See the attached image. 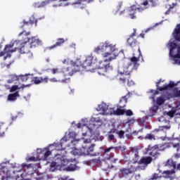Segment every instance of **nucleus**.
<instances>
[{
  "instance_id": "obj_1",
  "label": "nucleus",
  "mask_w": 180,
  "mask_h": 180,
  "mask_svg": "<svg viewBox=\"0 0 180 180\" xmlns=\"http://www.w3.org/2000/svg\"><path fill=\"white\" fill-rule=\"evenodd\" d=\"M77 129H82V140L84 145L82 148L77 149V148H73L71 153L73 155H91V157H96L99 155V153L94 152V147L95 144L91 145V141L92 140H98L99 134L96 133L95 135V131L98 130V128H95L94 125V122L88 121V119L84 118L76 125Z\"/></svg>"
},
{
  "instance_id": "obj_2",
  "label": "nucleus",
  "mask_w": 180,
  "mask_h": 180,
  "mask_svg": "<svg viewBox=\"0 0 180 180\" xmlns=\"http://www.w3.org/2000/svg\"><path fill=\"white\" fill-rule=\"evenodd\" d=\"M94 51L96 54L101 53L103 58H104V60L97 59L96 68H94L95 72H97L99 75H106L107 72L112 71L113 67L110 66L109 63L116 60V58L119 56V49L116 47V44L106 41L96 46Z\"/></svg>"
},
{
  "instance_id": "obj_3",
  "label": "nucleus",
  "mask_w": 180,
  "mask_h": 180,
  "mask_svg": "<svg viewBox=\"0 0 180 180\" xmlns=\"http://www.w3.org/2000/svg\"><path fill=\"white\" fill-rule=\"evenodd\" d=\"M75 141H79V139L77 136V134L74 131L65 134V136L60 139V142L53 143L43 149H37V156H32L27 159V161H46L51 155V151L56 150V151H62L65 150L67 147H70V143L72 144Z\"/></svg>"
},
{
  "instance_id": "obj_4",
  "label": "nucleus",
  "mask_w": 180,
  "mask_h": 180,
  "mask_svg": "<svg viewBox=\"0 0 180 180\" xmlns=\"http://www.w3.org/2000/svg\"><path fill=\"white\" fill-rule=\"evenodd\" d=\"M127 98H129V96L127 95L122 97L117 108H110L105 103L98 104L96 109L97 112H100L91 118V122H94L93 124L95 129H99L101 126H103V123L106 122V119H105L103 116H112L113 115L120 116V115H124V110H123V108H124L127 103Z\"/></svg>"
},
{
  "instance_id": "obj_5",
  "label": "nucleus",
  "mask_w": 180,
  "mask_h": 180,
  "mask_svg": "<svg viewBox=\"0 0 180 180\" xmlns=\"http://www.w3.org/2000/svg\"><path fill=\"white\" fill-rule=\"evenodd\" d=\"M29 34H30V32L27 33L26 32H22L20 33L19 36H22L25 39L24 42L22 43L20 41H15L6 45L4 51L0 53V57L4 56V60H6L8 57L11 58V53H15L20 46V52L21 54H26L29 53V47L33 49V47L41 44V41L37 37H26V36H29Z\"/></svg>"
},
{
  "instance_id": "obj_6",
  "label": "nucleus",
  "mask_w": 180,
  "mask_h": 180,
  "mask_svg": "<svg viewBox=\"0 0 180 180\" xmlns=\"http://www.w3.org/2000/svg\"><path fill=\"white\" fill-rule=\"evenodd\" d=\"M140 58H142L141 51H140V49H138L136 51L133 53L132 58H130L123 65L119 66L117 78H119L120 82L124 84L126 82V76L130 75L133 70H137V68L140 65L139 63Z\"/></svg>"
},
{
  "instance_id": "obj_7",
  "label": "nucleus",
  "mask_w": 180,
  "mask_h": 180,
  "mask_svg": "<svg viewBox=\"0 0 180 180\" xmlns=\"http://www.w3.org/2000/svg\"><path fill=\"white\" fill-rule=\"evenodd\" d=\"M160 84H161V79L158 82H156L158 90L160 91V92H165V94L158 97L156 100L154 99V96L150 97V99H152L153 102H155L156 105L161 106V105H164V103H165L166 101H169L171 98H174L172 96L174 94V92L171 91L170 88H172V86H176L178 83L170 81L169 84H164L162 86H158Z\"/></svg>"
},
{
  "instance_id": "obj_8",
  "label": "nucleus",
  "mask_w": 180,
  "mask_h": 180,
  "mask_svg": "<svg viewBox=\"0 0 180 180\" xmlns=\"http://www.w3.org/2000/svg\"><path fill=\"white\" fill-rule=\"evenodd\" d=\"M96 61H98V58L94 56L92 54L86 55L77 59L76 67L79 70L82 67V68H84L86 71L95 72V64H96Z\"/></svg>"
},
{
  "instance_id": "obj_9",
  "label": "nucleus",
  "mask_w": 180,
  "mask_h": 180,
  "mask_svg": "<svg viewBox=\"0 0 180 180\" xmlns=\"http://www.w3.org/2000/svg\"><path fill=\"white\" fill-rule=\"evenodd\" d=\"M149 3L152 4V6H155L157 4H158V0H143L140 6H131L127 10V13L129 18H130V19H136L137 18L136 16V11H138V12H143V11H146V9L150 6Z\"/></svg>"
},
{
  "instance_id": "obj_10",
  "label": "nucleus",
  "mask_w": 180,
  "mask_h": 180,
  "mask_svg": "<svg viewBox=\"0 0 180 180\" xmlns=\"http://www.w3.org/2000/svg\"><path fill=\"white\" fill-rule=\"evenodd\" d=\"M179 112L176 110L175 107H172V110L165 112L163 116L158 118V121L159 123H162L161 127H159V129H155V131H167V130H169L171 129V125L169 124V120H167V117H174V115H179Z\"/></svg>"
},
{
  "instance_id": "obj_11",
  "label": "nucleus",
  "mask_w": 180,
  "mask_h": 180,
  "mask_svg": "<svg viewBox=\"0 0 180 180\" xmlns=\"http://www.w3.org/2000/svg\"><path fill=\"white\" fill-rule=\"evenodd\" d=\"M167 47L169 49V57L172 63L180 65V46L176 45L174 39H170Z\"/></svg>"
},
{
  "instance_id": "obj_12",
  "label": "nucleus",
  "mask_w": 180,
  "mask_h": 180,
  "mask_svg": "<svg viewBox=\"0 0 180 180\" xmlns=\"http://www.w3.org/2000/svg\"><path fill=\"white\" fill-rule=\"evenodd\" d=\"M62 63L64 65H68L62 70V73L65 77H71L74 75V72L79 71V68H77V62L74 63L71 59L66 58L62 60Z\"/></svg>"
},
{
  "instance_id": "obj_13",
  "label": "nucleus",
  "mask_w": 180,
  "mask_h": 180,
  "mask_svg": "<svg viewBox=\"0 0 180 180\" xmlns=\"http://www.w3.org/2000/svg\"><path fill=\"white\" fill-rule=\"evenodd\" d=\"M4 86L6 89H9L10 92H15L14 94H9L8 96V101L13 102V101H16V99L19 98V89H23V88L30 86V84H22V86L13 85L11 87V85L6 84H4Z\"/></svg>"
},
{
  "instance_id": "obj_14",
  "label": "nucleus",
  "mask_w": 180,
  "mask_h": 180,
  "mask_svg": "<svg viewBox=\"0 0 180 180\" xmlns=\"http://www.w3.org/2000/svg\"><path fill=\"white\" fill-rule=\"evenodd\" d=\"M171 145L169 143H165L163 145H155L153 148L146 149L147 152L146 154H148L149 155H152V157H155L157 158L158 157V151H164L166 148H169Z\"/></svg>"
},
{
  "instance_id": "obj_15",
  "label": "nucleus",
  "mask_w": 180,
  "mask_h": 180,
  "mask_svg": "<svg viewBox=\"0 0 180 180\" xmlns=\"http://www.w3.org/2000/svg\"><path fill=\"white\" fill-rule=\"evenodd\" d=\"M8 162L0 165V175H2L1 180H8L11 176V172L8 169Z\"/></svg>"
},
{
  "instance_id": "obj_16",
  "label": "nucleus",
  "mask_w": 180,
  "mask_h": 180,
  "mask_svg": "<svg viewBox=\"0 0 180 180\" xmlns=\"http://www.w3.org/2000/svg\"><path fill=\"white\" fill-rule=\"evenodd\" d=\"M131 120H129L126 123H122L121 120H115L112 124L113 129H111V133H115L118 129H122V130H124V127H126V124H129Z\"/></svg>"
},
{
  "instance_id": "obj_17",
  "label": "nucleus",
  "mask_w": 180,
  "mask_h": 180,
  "mask_svg": "<svg viewBox=\"0 0 180 180\" xmlns=\"http://www.w3.org/2000/svg\"><path fill=\"white\" fill-rule=\"evenodd\" d=\"M58 162L59 163V165L60 167V169H63L64 171L65 168H67V165L70 164V160L65 159L64 157L58 156Z\"/></svg>"
},
{
  "instance_id": "obj_18",
  "label": "nucleus",
  "mask_w": 180,
  "mask_h": 180,
  "mask_svg": "<svg viewBox=\"0 0 180 180\" xmlns=\"http://www.w3.org/2000/svg\"><path fill=\"white\" fill-rule=\"evenodd\" d=\"M58 155H56L55 157V162H52L50 165V171L51 172H54V171H56L57 169H61L60 167V163L58 162Z\"/></svg>"
},
{
  "instance_id": "obj_19",
  "label": "nucleus",
  "mask_w": 180,
  "mask_h": 180,
  "mask_svg": "<svg viewBox=\"0 0 180 180\" xmlns=\"http://www.w3.org/2000/svg\"><path fill=\"white\" fill-rule=\"evenodd\" d=\"M160 108L158 105H153L148 111V115L150 117L155 116L158 112Z\"/></svg>"
},
{
  "instance_id": "obj_20",
  "label": "nucleus",
  "mask_w": 180,
  "mask_h": 180,
  "mask_svg": "<svg viewBox=\"0 0 180 180\" xmlns=\"http://www.w3.org/2000/svg\"><path fill=\"white\" fill-rule=\"evenodd\" d=\"M175 40L180 41V24L178 25L172 34Z\"/></svg>"
},
{
  "instance_id": "obj_21",
  "label": "nucleus",
  "mask_w": 180,
  "mask_h": 180,
  "mask_svg": "<svg viewBox=\"0 0 180 180\" xmlns=\"http://www.w3.org/2000/svg\"><path fill=\"white\" fill-rule=\"evenodd\" d=\"M134 36H136V29H134V33L127 39V43L131 47H134V46H136V40L133 38Z\"/></svg>"
},
{
  "instance_id": "obj_22",
  "label": "nucleus",
  "mask_w": 180,
  "mask_h": 180,
  "mask_svg": "<svg viewBox=\"0 0 180 180\" xmlns=\"http://www.w3.org/2000/svg\"><path fill=\"white\" fill-rule=\"evenodd\" d=\"M151 161H153V158H151V157H143L140 160L139 164H143V165H148V164H151Z\"/></svg>"
},
{
  "instance_id": "obj_23",
  "label": "nucleus",
  "mask_w": 180,
  "mask_h": 180,
  "mask_svg": "<svg viewBox=\"0 0 180 180\" xmlns=\"http://www.w3.org/2000/svg\"><path fill=\"white\" fill-rule=\"evenodd\" d=\"M17 77H18L17 81L25 82V81H27L29 79V78H32V77H33V75L27 74L25 75H20V76H17Z\"/></svg>"
},
{
  "instance_id": "obj_24",
  "label": "nucleus",
  "mask_w": 180,
  "mask_h": 180,
  "mask_svg": "<svg viewBox=\"0 0 180 180\" xmlns=\"http://www.w3.org/2000/svg\"><path fill=\"white\" fill-rule=\"evenodd\" d=\"M46 5H48L46 0L41 2L37 1L33 4L34 8H44Z\"/></svg>"
},
{
  "instance_id": "obj_25",
  "label": "nucleus",
  "mask_w": 180,
  "mask_h": 180,
  "mask_svg": "<svg viewBox=\"0 0 180 180\" xmlns=\"http://www.w3.org/2000/svg\"><path fill=\"white\" fill-rule=\"evenodd\" d=\"M18 81V76L15 75H11L8 76V79L7 80V84H13Z\"/></svg>"
},
{
  "instance_id": "obj_26",
  "label": "nucleus",
  "mask_w": 180,
  "mask_h": 180,
  "mask_svg": "<svg viewBox=\"0 0 180 180\" xmlns=\"http://www.w3.org/2000/svg\"><path fill=\"white\" fill-rule=\"evenodd\" d=\"M64 171H77L78 169V167L75 164H70L67 167H65Z\"/></svg>"
},
{
  "instance_id": "obj_27",
  "label": "nucleus",
  "mask_w": 180,
  "mask_h": 180,
  "mask_svg": "<svg viewBox=\"0 0 180 180\" xmlns=\"http://www.w3.org/2000/svg\"><path fill=\"white\" fill-rule=\"evenodd\" d=\"M65 40L64 39H58V41L56 43V44L49 46L48 49L49 50H53V49H56V47H57V46H61V44H63Z\"/></svg>"
},
{
  "instance_id": "obj_28",
  "label": "nucleus",
  "mask_w": 180,
  "mask_h": 180,
  "mask_svg": "<svg viewBox=\"0 0 180 180\" xmlns=\"http://www.w3.org/2000/svg\"><path fill=\"white\" fill-rule=\"evenodd\" d=\"M8 127L4 123H0V137L4 136L5 131H6Z\"/></svg>"
},
{
  "instance_id": "obj_29",
  "label": "nucleus",
  "mask_w": 180,
  "mask_h": 180,
  "mask_svg": "<svg viewBox=\"0 0 180 180\" xmlns=\"http://www.w3.org/2000/svg\"><path fill=\"white\" fill-rule=\"evenodd\" d=\"M120 172L122 174L123 176H126L127 175H130V174H133V171L130 170V169L126 168L120 169Z\"/></svg>"
},
{
  "instance_id": "obj_30",
  "label": "nucleus",
  "mask_w": 180,
  "mask_h": 180,
  "mask_svg": "<svg viewBox=\"0 0 180 180\" xmlns=\"http://www.w3.org/2000/svg\"><path fill=\"white\" fill-rule=\"evenodd\" d=\"M113 148H115L110 147V148H108L107 149H105L104 150L103 157H104V158H105V160H110V158H112V156L108 155L107 157V155H108V154H109V153L110 152L111 150H113Z\"/></svg>"
},
{
  "instance_id": "obj_31",
  "label": "nucleus",
  "mask_w": 180,
  "mask_h": 180,
  "mask_svg": "<svg viewBox=\"0 0 180 180\" xmlns=\"http://www.w3.org/2000/svg\"><path fill=\"white\" fill-rule=\"evenodd\" d=\"M174 174H175V171L172 170V171H165L163 172L162 174L164 178H171Z\"/></svg>"
},
{
  "instance_id": "obj_32",
  "label": "nucleus",
  "mask_w": 180,
  "mask_h": 180,
  "mask_svg": "<svg viewBox=\"0 0 180 180\" xmlns=\"http://www.w3.org/2000/svg\"><path fill=\"white\" fill-rule=\"evenodd\" d=\"M120 8H122V6L120 5L117 7L116 9H114L113 10V13L114 15H123V13L124 12V11H120Z\"/></svg>"
},
{
  "instance_id": "obj_33",
  "label": "nucleus",
  "mask_w": 180,
  "mask_h": 180,
  "mask_svg": "<svg viewBox=\"0 0 180 180\" xmlns=\"http://www.w3.org/2000/svg\"><path fill=\"white\" fill-rule=\"evenodd\" d=\"M50 82H65V81H67V79H57L56 77H52L51 79H49Z\"/></svg>"
},
{
  "instance_id": "obj_34",
  "label": "nucleus",
  "mask_w": 180,
  "mask_h": 180,
  "mask_svg": "<svg viewBox=\"0 0 180 180\" xmlns=\"http://www.w3.org/2000/svg\"><path fill=\"white\" fill-rule=\"evenodd\" d=\"M22 168H27V172H30V171H33V167L29 165L22 164Z\"/></svg>"
},
{
  "instance_id": "obj_35",
  "label": "nucleus",
  "mask_w": 180,
  "mask_h": 180,
  "mask_svg": "<svg viewBox=\"0 0 180 180\" xmlns=\"http://www.w3.org/2000/svg\"><path fill=\"white\" fill-rule=\"evenodd\" d=\"M41 80H42L41 77H34L32 79L34 83L36 84L37 85L39 84H41Z\"/></svg>"
},
{
  "instance_id": "obj_36",
  "label": "nucleus",
  "mask_w": 180,
  "mask_h": 180,
  "mask_svg": "<svg viewBox=\"0 0 180 180\" xmlns=\"http://www.w3.org/2000/svg\"><path fill=\"white\" fill-rule=\"evenodd\" d=\"M169 144H170V147L171 146H172L173 148H176V151H179V143L172 142Z\"/></svg>"
},
{
  "instance_id": "obj_37",
  "label": "nucleus",
  "mask_w": 180,
  "mask_h": 180,
  "mask_svg": "<svg viewBox=\"0 0 180 180\" xmlns=\"http://www.w3.org/2000/svg\"><path fill=\"white\" fill-rule=\"evenodd\" d=\"M116 133L118 134L120 139H123L124 137V131L120 130L117 131Z\"/></svg>"
},
{
  "instance_id": "obj_38",
  "label": "nucleus",
  "mask_w": 180,
  "mask_h": 180,
  "mask_svg": "<svg viewBox=\"0 0 180 180\" xmlns=\"http://www.w3.org/2000/svg\"><path fill=\"white\" fill-rule=\"evenodd\" d=\"M145 139L146 140H155V139L154 138L153 135L151 134H146V136H145Z\"/></svg>"
},
{
  "instance_id": "obj_39",
  "label": "nucleus",
  "mask_w": 180,
  "mask_h": 180,
  "mask_svg": "<svg viewBox=\"0 0 180 180\" xmlns=\"http://www.w3.org/2000/svg\"><path fill=\"white\" fill-rule=\"evenodd\" d=\"M34 16H36V15H35V14H33L32 16V18H30V23L33 24V23H34V22H35V23H36V22H37V20L34 18Z\"/></svg>"
},
{
  "instance_id": "obj_40",
  "label": "nucleus",
  "mask_w": 180,
  "mask_h": 180,
  "mask_svg": "<svg viewBox=\"0 0 180 180\" xmlns=\"http://www.w3.org/2000/svg\"><path fill=\"white\" fill-rule=\"evenodd\" d=\"M161 140H162L163 141H172V138H170V137H167V136H162L160 137Z\"/></svg>"
},
{
  "instance_id": "obj_41",
  "label": "nucleus",
  "mask_w": 180,
  "mask_h": 180,
  "mask_svg": "<svg viewBox=\"0 0 180 180\" xmlns=\"http://www.w3.org/2000/svg\"><path fill=\"white\" fill-rule=\"evenodd\" d=\"M126 116H133V111L131 110H127L124 111Z\"/></svg>"
},
{
  "instance_id": "obj_42",
  "label": "nucleus",
  "mask_w": 180,
  "mask_h": 180,
  "mask_svg": "<svg viewBox=\"0 0 180 180\" xmlns=\"http://www.w3.org/2000/svg\"><path fill=\"white\" fill-rule=\"evenodd\" d=\"M52 74H58V68H53L51 70Z\"/></svg>"
},
{
  "instance_id": "obj_43",
  "label": "nucleus",
  "mask_w": 180,
  "mask_h": 180,
  "mask_svg": "<svg viewBox=\"0 0 180 180\" xmlns=\"http://www.w3.org/2000/svg\"><path fill=\"white\" fill-rule=\"evenodd\" d=\"M41 82H45L47 83L49 82V77L46 76L45 77L42 78L41 77Z\"/></svg>"
},
{
  "instance_id": "obj_44",
  "label": "nucleus",
  "mask_w": 180,
  "mask_h": 180,
  "mask_svg": "<svg viewBox=\"0 0 180 180\" xmlns=\"http://www.w3.org/2000/svg\"><path fill=\"white\" fill-rule=\"evenodd\" d=\"M127 84L129 85V86H132V85H134V82H133V80L131 79H128Z\"/></svg>"
},
{
  "instance_id": "obj_45",
  "label": "nucleus",
  "mask_w": 180,
  "mask_h": 180,
  "mask_svg": "<svg viewBox=\"0 0 180 180\" xmlns=\"http://www.w3.org/2000/svg\"><path fill=\"white\" fill-rule=\"evenodd\" d=\"M158 178H160V176H158V174H153V177H152V180H154V179H158Z\"/></svg>"
},
{
  "instance_id": "obj_46",
  "label": "nucleus",
  "mask_w": 180,
  "mask_h": 180,
  "mask_svg": "<svg viewBox=\"0 0 180 180\" xmlns=\"http://www.w3.org/2000/svg\"><path fill=\"white\" fill-rule=\"evenodd\" d=\"M37 180H47V176L44 175L42 177H39Z\"/></svg>"
},
{
  "instance_id": "obj_47",
  "label": "nucleus",
  "mask_w": 180,
  "mask_h": 180,
  "mask_svg": "<svg viewBox=\"0 0 180 180\" xmlns=\"http://www.w3.org/2000/svg\"><path fill=\"white\" fill-rule=\"evenodd\" d=\"M108 139L110 140H115V136L113 134H109L108 135Z\"/></svg>"
},
{
  "instance_id": "obj_48",
  "label": "nucleus",
  "mask_w": 180,
  "mask_h": 180,
  "mask_svg": "<svg viewBox=\"0 0 180 180\" xmlns=\"http://www.w3.org/2000/svg\"><path fill=\"white\" fill-rule=\"evenodd\" d=\"M144 123V118H142L139 120V124L141 125Z\"/></svg>"
},
{
  "instance_id": "obj_49",
  "label": "nucleus",
  "mask_w": 180,
  "mask_h": 180,
  "mask_svg": "<svg viewBox=\"0 0 180 180\" xmlns=\"http://www.w3.org/2000/svg\"><path fill=\"white\" fill-rule=\"evenodd\" d=\"M176 5V4L173 3L172 5H169V9H172Z\"/></svg>"
},
{
  "instance_id": "obj_50",
  "label": "nucleus",
  "mask_w": 180,
  "mask_h": 180,
  "mask_svg": "<svg viewBox=\"0 0 180 180\" xmlns=\"http://www.w3.org/2000/svg\"><path fill=\"white\" fill-rule=\"evenodd\" d=\"M151 94H155V95H158V91L155 90H150Z\"/></svg>"
},
{
  "instance_id": "obj_51",
  "label": "nucleus",
  "mask_w": 180,
  "mask_h": 180,
  "mask_svg": "<svg viewBox=\"0 0 180 180\" xmlns=\"http://www.w3.org/2000/svg\"><path fill=\"white\" fill-rule=\"evenodd\" d=\"M134 156H135L136 160H139V152H135Z\"/></svg>"
},
{
  "instance_id": "obj_52",
  "label": "nucleus",
  "mask_w": 180,
  "mask_h": 180,
  "mask_svg": "<svg viewBox=\"0 0 180 180\" xmlns=\"http://www.w3.org/2000/svg\"><path fill=\"white\" fill-rule=\"evenodd\" d=\"M72 5H81V1L79 0V1H77V2L72 3Z\"/></svg>"
},
{
  "instance_id": "obj_53",
  "label": "nucleus",
  "mask_w": 180,
  "mask_h": 180,
  "mask_svg": "<svg viewBox=\"0 0 180 180\" xmlns=\"http://www.w3.org/2000/svg\"><path fill=\"white\" fill-rule=\"evenodd\" d=\"M56 1L57 0H46V3L49 5V4H50L51 2H56Z\"/></svg>"
},
{
  "instance_id": "obj_54",
  "label": "nucleus",
  "mask_w": 180,
  "mask_h": 180,
  "mask_svg": "<svg viewBox=\"0 0 180 180\" xmlns=\"http://www.w3.org/2000/svg\"><path fill=\"white\" fill-rule=\"evenodd\" d=\"M171 108H172V105H165V109H171Z\"/></svg>"
},
{
  "instance_id": "obj_55",
  "label": "nucleus",
  "mask_w": 180,
  "mask_h": 180,
  "mask_svg": "<svg viewBox=\"0 0 180 180\" xmlns=\"http://www.w3.org/2000/svg\"><path fill=\"white\" fill-rule=\"evenodd\" d=\"M20 171H22V169H20L18 170H14L13 174H15V172H20Z\"/></svg>"
},
{
  "instance_id": "obj_56",
  "label": "nucleus",
  "mask_w": 180,
  "mask_h": 180,
  "mask_svg": "<svg viewBox=\"0 0 180 180\" xmlns=\"http://www.w3.org/2000/svg\"><path fill=\"white\" fill-rule=\"evenodd\" d=\"M139 36H140V37H141L142 39H144V34H143V33H142V34H140Z\"/></svg>"
},
{
  "instance_id": "obj_57",
  "label": "nucleus",
  "mask_w": 180,
  "mask_h": 180,
  "mask_svg": "<svg viewBox=\"0 0 180 180\" xmlns=\"http://www.w3.org/2000/svg\"><path fill=\"white\" fill-rule=\"evenodd\" d=\"M23 23H24V25H27V23H29V22H25V21L24 20V21H23Z\"/></svg>"
},
{
  "instance_id": "obj_58",
  "label": "nucleus",
  "mask_w": 180,
  "mask_h": 180,
  "mask_svg": "<svg viewBox=\"0 0 180 180\" xmlns=\"http://www.w3.org/2000/svg\"><path fill=\"white\" fill-rule=\"evenodd\" d=\"M169 12V11H166V13H165L166 15H168Z\"/></svg>"
},
{
  "instance_id": "obj_59",
  "label": "nucleus",
  "mask_w": 180,
  "mask_h": 180,
  "mask_svg": "<svg viewBox=\"0 0 180 180\" xmlns=\"http://www.w3.org/2000/svg\"><path fill=\"white\" fill-rule=\"evenodd\" d=\"M46 61H47V63H49V61H50V59H46Z\"/></svg>"
},
{
  "instance_id": "obj_60",
  "label": "nucleus",
  "mask_w": 180,
  "mask_h": 180,
  "mask_svg": "<svg viewBox=\"0 0 180 180\" xmlns=\"http://www.w3.org/2000/svg\"><path fill=\"white\" fill-rule=\"evenodd\" d=\"M148 30H150V28H148L146 31V33H147L148 32Z\"/></svg>"
},
{
  "instance_id": "obj_61",
  "label": "nucleus",
  "mask_w": 180,
  "mask_h": 180,
  "mask_svg": "<svg viewBox=\"0 0 180 180\" xmlns=\"http://www.w3.org/2000/svg\"><path fill=\"white\" fill-rule=\"evenodd\" d=\"M175 157L179 158V155H175Z\"/></svg>"
},
{
  "instance_id": "obj_62",
  "label": "nucleus",
  "mask_w": 180,
  "mask_h": 180,
  "mask_svg": "<svg viewBox=\"0 0 180 180\" xmlns=\"http://www.w3.org/2000/svg\"><path fill=\"white\" fill-rule=\"evenodd\" d=\"M30 56H33V54L32 53H30Z\"/></svg>"
},
{
  "instance_id": "obj_63",
  "label": "nucleus",
  "mask_w": 180,
  "mask_h": 180,
  "mask_svg": "<svg viewBox=\"0 0 180 180\" xmlns=\"http://www.w3.org/2000/svg\"><path fill=\"white\" fill-rule=\"evenodd\" d=\"M75 122H72V124H74Z\"/></svg>"
},
{
  "instance_id": "obj_64",
  "label": "nucleus",
  "mask_w": 180,
  "mask_h": 180,
  "mask_svg": "<svg viewBox=\"0 0 180 180\" xmlns=\"http://www.w3.org/2000/svg\"><path fill=\"white\" fill-rule=\"evenodd\" d=\"M71 92H72V93L74 92V90H71Z\"/></svg>"
}]
</instances>
